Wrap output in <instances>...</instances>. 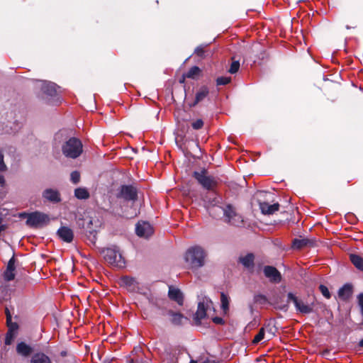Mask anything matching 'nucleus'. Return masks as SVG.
<instances>
[{"mask_svg":"<svg viewBox=\"0 0 363 363\" xmlns=\"http://www.w3.org/2000/svg\"><path fill=\"white\" fill-rule=\"evenodd\" d=\"M207 255V252L203 247L194 245L186 250L184 259L188 269L196 272L206 264Z\"/></svg>","mask_w":363,"mask_h":363,"instance_id":"1","label":"nucleus"},{"mask_svg":"<svg viewBox=\"0 0 363 363\" xmlns=\"http://www.w3.org/2000/svg\"><path fill=\"white\" fill-rule=\"evenodd\" d=\"M20 217L26 218V225L31 228H42L50 222V218L47 214L38 211L31 213H22Z\"/></svg>","mask_w":363,"mask_h":363,"instance_id":"2","label":"nucleus"},{"mask_svg":"<svg viewBox=\"0 0 363 363\" xmlns=\"http://www.w3.org/2000/svg\"><path fill=\"white\" fill-rule=\"evenodd\" d=\"M101 254L104 255L105 260L110 264L123 267L125 265V259L122 257V255L116 246H112L103 249Z\"/></svg>","mask_w":363,"mask_h":363,"instance_id":"3","label":"nucleus"},{"mask_svg":"<svg viewBox=\"0 0 363 363\" xmlns=\"http://www.w3.org/2000/svg\"><path fill=\"white\" fill-rule=\"evenodd\" d=\"M62 151L65 157L75 159L82 152V144L79 140L72 138L62 145Z\"/></svg>","mask_w":363,"mask_h":363,"instance_id":"4","label":"nucleus"},{"mask_svg":"<svg viewBox=\"0 0 363 363\" xmlns=\"http://www.w3.org/2000/svg\"><path fill=\"white\" fill-rule=\"evenodd\" d=\"M220 218H223L225 222L235 226H239L243 223L242 216L230 204H225L223 206Z\"/></svg>","mask_w":363,"mask_h":363,"instance_id":"5","label":"nucleus"},{"mask_svg":"<svg viewBox=\"0 0 363 363\" xmlns=\"http://www.w3.org/2000/svg\"><path fill=\"white\" fill-rule=\"evenodd\" d=\"M221 198L215 195L207 196L205 200L206 206L209 214L214 218H220L222 208L225 204L221 203Z\"/></svg>","mask_w":363,"mask_h":363,"instance_id":"6","label":"nucleus"},{"mask_svg":"<svg viewBox=\"0 0 363 363\" xmlns=\"http://www.w3.org/2000/svg\"><path fill=\"white\" fill-rule=\"evenodd\" d=\"M193 176L197 180V182L206 189L212 190L217 185L216 179L213 177L210 176L208 172L204 169L195 171L193 174Z\"/></svg>","mask_w":363,"mask_h":363,"instance_id":"7","label":"nucleus"},{"mask_svg":"<svg viewBox=\"0 0 363 363\" xmlns=\"http://www.w3.org/2000/svg\"><path fill=\"white\" fill-rule=\"evenodd\" d=\"M213 308V302L207 298H203L198 304L197 311L194 315V320L196 325H200L201 320L206 317L208 311Z\"/></svg>","mask_w":363,"mask_h":363,"instance_id":"8","label":"nucleus"},{"mask_svg":"<svg viewBox=\"0 0 363 363\" xmlns=\"http://www.w3.org/2000/svg\"><path fill=\"white\" fill-rule=\"evenodd\" d=\"M288 302L292 301L296 307V311L301 313L308 314L313 311V303L304 302L303 300L298 298L292 293H289L287 295Z\"/></svg>","mask_w":363,"mask_h":363,"instance_id":"9","label":"nucleus"},{"mask_svg":"<svg viewBox=\"0 0 363 363\" xmlns=\"http://www.w3.org/2000/svg\"><path fill=\"white\" fill-rule=\"evenodd\" d=\"M38 86L41 89L42 97L49 101L50 97H54L57 95V88L55 84L51 82L40 81Z\"/></svg>","mask_w":363,"mask_h":363,"instance_id":"10","label":"nucleus"},{"mask_svg":"<svg viewBox=\"0 0 363 363\" xmlns=\"http://www.w3.org/2000/svg\"><path fill=\"white\" fill-rule=\"evenodd\" d=\"M136 234L144 238H147L153 233V228L151 225L145 221H139L135 228Z\"/></svg>","mask_w":363,"mask_h":363,"instance_id":"11","label":"nucleus"},{"mask_svg":"<svg viewBox=\"0 0 363 363\" xmlns=\"http://www.w3.org/2000/svg\"><path fill=\"white\" fill-rule=\"evenodd\" d=\"M118 197H121L125 200L135 201L137 199V190L133 186H122Z\"/></svg>","mask_w":363,"mask_h":363,"instance_id":"12","label":"nucleus"},{"mask_svg":"<svg viewBox=\"0 0 363 363\" xmlns=\"http://www.w3.org/2000/svg\"><path fill=\"white\" fill-rule=\"evenodd\" d=\"M263 271L265 277H267L270 281L274 283L280 282L281 276L280 272L275 267L272 266H266L264 267Z\"/></svg>","mask_w":363,"mask_h":363,"instance_id":"13","label":"nucleus"},{"mask_svg":"<svg viewBox=\"0 0 363 363\" xmlns=\"http://www.w3.org/2000/svg\"><path fill=\"white\" fill-rule=\"evenodd\" d=\"M15 262L16 259L13 256L9 261L7 264L6 269L4 273V279L6 281H10L15 278Z\"/></svg>","mask_w":363,"mask_h":363,"instance_id":"14","label":"nucleus"},{"mask_svg":"<svg viewBox=\"0 0 363 363\" xmlns=\"http://www.w3.org/2000/svg\"><path fill=\"white\" fill-rule=\"evenodd\" d=\"M120 284L130 291H135L138 289V283L133 277H122L120 280Z\"/></svg>","mask_w":363,"mask_h":363,"instance_id":"15","label":"nucleus"},{"mask_svg":"<svg viewBox=\"0 0 363 363\" xmlns=\"http://www.w3.org/2000/svg\"><path fill=\"white\" fill-rule=\"evenodd\" d=\"M43 197L52 203H58L61 201L59 191L53 189H46L43 192Z\"/></svg>","mask_w":363,"mask_h":363,"instance_id":"16","label":"nucleus"},{"mask_svg":"<svg viewBox=\"0 0 363 363\" xmlns=\"http://www.w3.org/2000/svg\"><path fill=\"white\" fill-rule=\"evenodd\" d=\"M57 235L63 241L67 242H71L74 237L72 230L67 226L61 227L57 230Z\"/></svg>","mask_w":363,"mask_h":363,"instance_id":"17","label":"nucleus"},{"mask_svg":"<svg viewBox=\"0 0 363 363\" xmlns=\"http://www.w3.org/2000/svg\"><path fill=\"white\" fill-rule=\"evenodd\" d=\"M259 208L262 213L264 215L273 214L274 212L277 211L279 208V204L278 203L270 205L267 202L263 201L259 202Z\"/></svg>","mask_w":363,"mask_h":363,"instance_id":"18","label":"nucleus"},{"mask_svg":"<svg viewBox=\"0 0 363 363\" xmlns=\"http://www.w3.org/2000/svg\"><path fill=\"white\" fill-rule=\"evenodd\" d=\"M169 297L175 301L179 305L183 304V295L181 291L174 287H169Z\"/></svg>","mask_w":363,"mask_h":363,"instance_id":"19","label":"nucleus"},{"mask_svg":"<svg viewBox=\"0 0 363 363\" xmlns=\"http://www.w3.org/2000/svg\"><path fill=\"white\" fill-rule=\"evenodd\" d=\"M16 352L20 355L28 357L32 353L33 349L28 345L21 342L17 345Z\"/></svg>","mask_w":363,"mask_h":363,"instance_id":"20","label":"nucleus"},{"mask_svg":"<svg viewBox=\"0 0 363 363\" xmlns=\"http://www.w3.org/2000/svg\"><path fill=\"white\" fill-rule=\"evenodd\" d=\"M313 241L308 238L295 239L293 241V248L301 249L307 246H313Z\"/></svg>","mask_w":363,"mask_h":363,"instance_id":"21","label":"nucleus"},{"mask_svg":"<svg viewBox=\"0 0 363 363\" xmlns=\"http://www.w3.org/2000/svg\"><path fill=\"white\" fill-rule=\"evenodd\" d=\"M254 255L247 254L239 258L240 262L247 269H252L254 267Z\"/></svg>","mask_w":363,"mask_h":363,"instance_id":"22","label":"nucleus"},{"mask_svg":"<svg viewBox=\"0 0 363 363\" xmlns=\"http://www.w3.org/2000/svg\"><path fill=\"white\" fill-rule=\"evenodd\" d=\"M167 314L170 316V321L174 325H181L182 324L183 320L185 319L183 315L180 313L169 311Z\"/></svg>","mask_w":363,"mask_h":363,"instance_id":"23","label":"nucleus"},{"mask_svg":"<svg viewBox=\"0 0 363 363\" xmlns=\"http://www.w3.org/2000/svg\"><path fill=\"white\" fill-rule=\"evenodd\" d=\"M30 363H52L50 359L43 353L35 354L31 359Z\"/></svg>","mask_w":363,"mask_h":363,"instance_id":"24","label":"nucleus"},{"mask_svg":"<svg viewBox=\"0 0 363 363\" xmlns=\"http://www.w3.org/2000/svg\"><path fill=\"white\" fill-rule=\"evenodd\" d=\"M350 258L352 263L357 269L363 271V258L362 257L356 254H351Z\"/></svg>","mask_w":363,"mask_h":363,"instance_id":"25","label":"nucleus"},{"mask_svg":"<svg viewBox=\"0 0 363 363\" xmlns=\"http://www.w3.org/2000/svg\"><path fill=\"white\" fill-rule=\"evenodd\" d=\"M208 94V89L206 86H202L196 94V99L192 106H195L199 102L203 100Z\"/></svg>","mask_w":363,"mask_h":363,"instance_id":"26","label":"nucleus"},{"mask_svg":"<svg viewBox=\"0 0 363 363\" xmlns=\"http://www.w3.org/2000/svg\"><path fill=\"white\" fill-rule=\"evenodd\" d=\"M74 196L78 199H86L89 197V193L85 188H77L74 190Z\"/></svg>","mask_w":363,"mask_h":363,"instance_id":"27","label":"nucleus"},{"mask_svg":"<svg viewBox=\"0 0 363 363\" xmlns=\"http://www.w3.org/2000/svg\"><path fill=\"white\" fill-rule=\"evenodd\" d=\"M352 293V288L349 285H345L343 287L340 289L338 291V295L340 298L343 299L348 298Z\"/></svg>","mask_w":363,"mask_h":363,"instance_id":"28","label":"nucleus"},{"mask_svg":"<svg viewBox=\"0 0 363 363\" xmlns=\"http://www.w3.org/2000/svg\"><path fill=\"white\" fill-rule=\"evenodd\" d=\"M220 302L221 308L223 311V313L226 314L229 309V297L224 293H221L220 294Z\"/></svg>","mask_w":363,"mask_h":363,"instance_id":"29","label":"nucleus"},{"mask_svg":"<svg viewBox=\"0 0 363 363\" xmlns=\"http://www.w3.org/2000/svg\"><path fill=\"white\" fill-rule=\"evenodd\" d=\"M200 71L201 70L198 67L194 66L191 67L186 74H185V76L187 78L194 79L196 76L199 74Z\"/></svg>","mask_w":363,"mask_h":363,"instance_id":"30","label":"nucleus"},{"mask_svg":"<svg viewBox=\"0 0 363 363\" xmlns=\"http://www.w3.org/2000/svg\"><path fill=\"white\" fill-rule=\"evenodd\" d=\"M16 337V334L14 332L12 331V328H10L9 329V331L6 333V338H5V344L6 345H11L12 342L13 341L14 338Z\"/></svg>","mask_w":363,"mask_h":363,"instance_id":"31","label":"nucleus"},{"mask_svg":"<svg viewBox=\"0 0 363 363\" xmlns=\"http://www.w3.org/2000/svg\"><path fill=\"white\" fill-rule=\"evenodd\" d=\"M264 335H265L264 328H262L259 330L258 334L253 339L252 343L253 344H257L258 342H259L261 340H262L264 339Z\"/></svg>","mask_w":363,"mask_h":363,"instance_id":"32","label":"nucleus"},{"mask_svg":"<svg viewBox=\"0 0 363 363\" xmlns=\"http://www.w3.org/2000/svg\"><path fill=\"white\" fill-rule=\"evenodd\" d=\"M6 313L8 326L9 328H11L12 331L14 332L17 329L18 325L16 323H10V321L11 320V315L8 308L6 309Z\"/></svg>","mask_w":363,"mask_h":363,"instance_id":"33","label":"nucleus"},{"mask_svg":"<svg viewBox=\"0 0 363 363\" xmlns=\"http://www.w3.org/2000/svg\"><path fill=\"white\" fill-rule=\"evenodd\" d=\"M70 179L72 183L77 184L80 181V174L77 171H74L71 173Z\"/></svg>","mask_w":363,"mask_h":363,"instance_id":"34","label":"nucleus"},{"mask_svg":"<svg viewBox=\"0 0 363 363\" xmlns=\"http://www.w3.org/2000/svg\"><path fill=\"white\" fill-rule=\"evenodd\" d=\"M231 80L230 77H220L216 79L217 85H225L230 83Z\"/></svg>","mask_w":363,"mask_h":363,"instance_id":"35","label":"nucleus"},{"mask_svg":"<svg viewBox=\"0 0 363 363\" xmlns=\"http://www.w3.org/2000/svg\"><path fill=\"white\" fill-rule=\"evenodd\" d=\"M239 67H240L239 62L238 61H234V62H232L228 72L230 74H235V73H236L238 71Z\"/></svg>","mask_w":363,"mask_h":363,"instance_id":"36","label":"nucleus"},{"mask_svg":"<svg viewBox=\"0 0 363 363\" xmlns=\"http://www.w3.org/2000/svg\"><path fill=\"white\" fill-rule=\"evenodd\" d=\"M254 301L257 303H264L267 302V298L262 294H257L254 296Z\"/></svg>","mask_w":363,"mask_h":363,"instance_id":"37","label":"nucleus"},{"mask_svg":"<svg viewBox=\"0 0 363 363\" xmlns=\"http://www.w3.org/2000/svg\"><path fill=\"white\" fill-rule=\"evenodd\" d=\"M320 291L322 293L323 296H324L327 298H330V294L328 291V289L324 285H320L319 286Z\"/></svg>","mask_w":363,"mask_h":363,"instance_id":"38","label":"nucleus"},{"mask_svg":"<svg viewBox=\"0 0 363 363\" xmlns=\"http://www.w3.org/2000/svg\"><path fill=\"white\" fill-rule=\"evenodd\" d=\"M191 125L194 129L199 130L203 127V122L201 119H197L196 121L192 123Z\"/></svg>","mask_w":363,"mask_h":363,"instance_id":"39","label":"nucleus"},{"mask_svg":"<svg viewBox=\"0 0 363 363\" xmlns=\"http://www.w3.org/2000/svg\"><path fill=\"white\" fill-rule=\"evenodd\" d=\"M6 169V165L4 162V155L2 152L0 151V171L4 172Z\"/></svg>","mask_w":363,"mask_h":363,"instance_id":"40","label":"nucleus"},{"mask_svg":"<svg viewBox=\"0 0 363 363\" xmlns=\"http://www.w3.org/2000/svg\"><path fill=\"white\" fill-rule=\"evenodd\" d=\"M204 48L203 46H199L195 49V54H196L199 57H203L204 55Z\"/></svg>","mask_w":363,"mask_h":363,"instance_id":"41","label":"nucleus"},{"mask_svg":"<svg viewBox=\"0 0 363 363\" xmlns=\"http://www.w3.org/2000/svg\"><path fill=\"white\" fill-rule=\"evenodd\" d=\"M275 330H276L275 328H273V327L272 328H269L268 329V333H269V339L274 335Z\"/></svg>","mask_w":363,"mask_h":363,"instance_id":"42","label":"nucleus"},{"mask_svg":"<svg viewBox=\"0 0 363 363\" xmlns=\"http://www.w3.org/2000/svg\"><path fill=\"white\" fill-rule=\"evenodd\" d=\"M213 321L216 324H223V320L219 317L213 318Z\"/></svg>","mask_w":363,"mask_h":363,"instance_id":"43","label":"nucleus"},{"mask_svg":"<svg viewBox=\"0 0 363 363\" xmlns=\"http://www.w3.org/2000/svg\"><path fill=\"white\" fill-rule=\"evenodd\" d=\"M89 233H90V236H91V235H92V236H93V238H90V240H91V241L93 243H94V242H95V241H96V232H95V231H93V232H92V231H91V232H89Z\"/></svg>","mask_w":363,"mask_h":363,"instance_id":"44","label":"nucleus"},{"mask_svg":"<svg viewBox=\"0 0 363 363\" xmlns=\"http://www.w3.org/2000/svg\"><path fill=\"white\" fill-rule=\"evenodd\" d=\"M5 182L4 177L0 174V185L3 186Z\"/></svg>","mask_w":363,"mask_h":363,"instance_id":"45","label":"nucleus"},{"mask_svg":"<svg viewBox=\"0 0 363 363\" xmlns=\"http://www.w3.org/2000/svg\"><path fill=\"white\" fill-rule=\"evenodd\" d=\"M5 227L4 225L1 224V220L0 219V233L3 230H4Z\"/></svg>","mask_w":363,"mask_h":363,"instance_id":"46","label":"nucleus"},{"mask_svg":"<svg viewBox=\"0 0 363 363\" xmlns=\"http://www.w3.org/2000/svg\"><path fill=\"white\" fill-rule=\"evenodd\" d=\"M186 77L185 76V74H184V75L182 76V79H180V81H179V82H180V83H184V79H185V78H186Z\"/></svg>","mask_w":363,"mask_h":363,"instance_id":"47","label":"nucleus"},{"mask_svg":"<svg viewBox=\"0 0 363 363\" xmlns=\"http://www.w3.org/2000/svg\"><path fill=\"white\" fill-rule=\"evenodd\" d=\"M359 345H360L361 347H363V339H362V340H360V342H359Z\"/></svg>","mask_w":363,"mask_h":363,"instance_id":"48","label":"nucleus"},{"mask_svg":"<svg viewBox=\"0 0 363 363\" xmlns=\"http://www.w3.org/2000/svg\"><path fill=\"white\" fill-rule=\"evenodd\" d=\"M206 363H219V362H216L215 361H208Z\"/></svg>","mask_w":363,"mask_h":363,"instance_id":"49","label":"nucleus"},{"mask_svg":"<svg viewBox=\"0 0 363 363\" xmlns=\"http://www.w3.org/2000/svg\"><path fill=\"white\" fill-rule=\"evenodd\" d=\"M189 363H197L195 360H191Z\"/></svg>","mask_w":363,"mask_h":363,"instance_id":"50","label":"nucleus"},{"mask_svg":"<svg viewBox=\"0 0 363 363\" xmlns=\"http://www.w3.org/2000/svg\"><path fill=\"white\" fill-rule=\"evenodd\" d=\"M137 216L136 213H135L134 215H133L132 216Z\"/></svg>","mask_w":363,"mask_h":363,"instance_id":"51","label":"nucleus"}]
</instances>
